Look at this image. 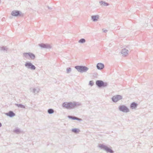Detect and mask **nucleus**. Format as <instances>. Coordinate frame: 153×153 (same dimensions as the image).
I'll return each instance as SVG.
<instances>
[{
	"mask_svg": "<svg viewBox=\"0 0 153 153\" xmlns=\"http://www.w3.org/2000/svg\"><path fill=\"white\" fill-rule=\"evenodd\" d=\"M75 68L77 71L80 73L86 72L89 69L87 67L84 66H76Z\"/></svg>",
	"mask_w": 153,
	"mask_h": 153,
	"instance_id": "obj_1",
	"label": "nucleus"
},
{
	"mask_svg": "<svg viewBox=\"0 0 153 153\" xmlns=\"http://www.w3.org/2000/svg\"><path fill=\"white\" fill-rule=\"evenodd\" d=\"M96 84L99 88L105 87L108 85V83L101 80H97L96 81Z\"/></svg>",
	"mask_w": 153,
	"mask_h": 153,
	"instance_id": "obj_2",
	"label": "nucleus"
},
{
	"mask_svg": "<svg viewBox=\"0 0 153 153\" xmlns=\"http://www.w3.org/2000/svg\"><path fill=\"white\" fill-rule=\"evenodd\" d=\"M99 147L101 149L107 152H109L110 153H114V151L112 150L111 149L109 148L107 146L103 144H99Z\"/></svg>",
	"mask_w": 153,
	"mask_h": 153,
	"instance_id": "obj_3",
	"label": "nucleus"
},
{
	"mask_svg": "<svg viewBox=\"0 0 153 153\" xmlns=\"http://www.w3.org/2000/svg\"><path fill=\"white\" fill-rule=\"evenodd\" d=\"M25 67L28 69H30L31 70H34L36 69V67L33 64L30 62H27L25 64Z\"/></svg>",
	"mask_w": 153,
	"mask_h": 153,
	"instance_id": "obj_4",
	"label": "nucleus"
},
{
	"mask_svg": "<svg viewBox=\"0 0 153 153\" xmlns=\"http://www.w3.org/2000/svg\"><path fill=\"white\" fill-rule=\"evenodd\" d=\"M28 56L32 60H34L35 58V55L32 53H23V56L26 58H27Z\"/></svg>",
	"mask_w": 153,
	"mask_h": 153,
	"instance_id": "obj_5",
	"label": "nucleus"
},
{
	"mask_svg": "<svg viewBox=\"0 0 153 153\" xmlns=\"http://www.w3.org/2000/svg\"><path fill=\"white\" fill-rule=\"evenodd\" d=\"M118 109L120 111L124 113H128L129 112L128 108L124 105H120L118 107Z\"/></svg>",
	"mask_w": 153,
	"mask_h": 153,
	"instance_id": "obj_6",
	"label": "nucleus"
},
{
	"mask_svg": "<svg viewBox=\"0 0 153 153\" xmlns=\"http://www.w3.org/2000/svg\"><path fill=\"white\" fill-rule=\"evenodd\" d=\"M70 109H72L76 108L78 106L81 105V104L78 102H70Z\"/></svg>",
	"mask_w": 153,
	"mask_h": 153,
	"instance_id": "obj_7",
	"label": "nucleus"
},
{
	"mask_svg": "<svg viewBox=\"0 0 153 153\" xmlns=\"http://www.w3.org/2000/svg\"><path fill=\"white\" fill-rule=\"evenodd\" d=\"M123 97L119 95H117L113 96L111 98L112 101L114 102H117L119 100L122 99Z\"/></svg>",
	"mask_w": 153,
	"mask_h": 153,
	"instance_id": "obj_8",
	"label": "nucleus"
},
{
	"mask_svg": "<svg viewBox=\"0 0 153 153\" xmlns=\"http://www.w3.org/2000/svg\"><path fill=\"white\" fill-rule=\"evenodd\" d=\"M22 14V13L20 11L16 10H13L11 13V14L12 16L15 17L21 16Z\"/></svg>",
	"mask_w": 153,
	"mask_h": 153,
	"instance_id": "obj_9",
	"label": "nucleus"
},
{
	"mask_svg": "<svg viewBox=\"0 0 153 153\" xmlns=\"http://www.w3.org/2000/svg\"><path fill=\"white\" fill-rule=\"evenodd\" d=\"M39 46L42 48L46 49H51V46L48 44L41 43L39 45Z\"/></svg>",
	"mask_w": 153,
	"mask_h": 153,
	"instance_id": "obj_10",
	"label": "nucleus"
},
{
	"mask_svg": "<svg viewBox=\"0 0 153 153\" xmlns=\"http://www.w3.org/2000/svg\"><path fill=\"white\" fill-rule=\"evenodd\" d=\"M128 51L126 48L122 49L121 51V53L123 56H126L128 54Z\"/></svg>",
	"mask_w": 153,
	"mask_h": 153,
	"instance_id": "obj_11",
	"label": "nucleus"
},
{
	"mask_svg": "<svg viewBox=\"0 0 153 153\" xmlns=\"http://www.w3.org/2000/svg\"><path fill=\"white\" fill-rule=\"evenodd\" d=\"M104 67V65L103 64L101 63H99L97 65V68L98 70H102Z\"/></svg>",
	"mask_w": 153,
	"mask_h": 153,
	"instance_id": "obj_12",
	"label": "nucleus"
},
{
	"mask_svg": "<svg viewBox=\"0 0 153 153\" xmlns=\"http://www.w3.org/2000/svg\"><path fill=\"white\" fill-rule=\"evenodd\" d=\"M70 102H64L63 103L62 106L63 107L70 109Z\"/></svg>",
	"mask_w": 153,
	"mask_h": 153,
	"instance_id": "obj_13",
	"label": "nucleus"
},
{
	"mask_svg": "<svg viewBox=\"0 0 153 153\" xmlns=\"http://www.w3.org/2000/svg\"><path fill=\"white\" fill-rule=\"evenodd\" d=\"M5 114L10 117H13L15 116V114L13 111H10L8 112L5 113Z\"/></svg>",
	"mask_w": 153,
	"mask_h": 153,
	"instance_id": "obj_14",
	"label": "nucleus"
},
{
	"mask_svg": "<svg viewBox=\"0 0 153 153\" xmlns=\"http://www.w3.org/2000/svg\"><path fill=\"white\" fill-rule=\"evenodd\" d=\"M137 103L135 102H133L131 104L130 108L132 109H135L137 107Z\"/></svg>",
	"mask_w": 153,
	"mask_h": 153,
	"instance_id": "obj_15",
	"label": "nucleus"
},
{
	"mask_svg": "<svg viewBox=\"0 0 153 153\" xmlns=\"http://www.w3.org/2000/svg\"><path fill=\"white\" fill-rule=\"evenodd\" d=\"M99 16L98 15H96L92 16H91V19L94 22H95L98 20L99 19Z\"/></svg>",
	"mask_w": 153,
	"mask_h": 153,
	"instance_id": "obj_16",
	"label": "nucleus"
},
{
	"mask_svg": "<svg viewBox=\"0 0 153 153\" xmlns=\"http://www.w3.org/2000/svg\"><path fill=\"white\" fill-rule=\"evenodd\" d=\"M99 3L101 6H108L109 5V4L108 3L103 1H100Z\"/></svg>",
	"mask_w": 153,
	"mask_h": 153,
	"instance_id": "obj_17",
	"label": "nucleus"
},
{
	"mask_svg": "<svg viewBox=\"0 0 153 153\" xmlns=\"http://www.w3.org/2000/svg\"><path fill=\"white\" fill-rule=\"evenodd\" d=\"M32 88L30 89V90H31ZM33 91V93L34 94H36L38 93L40 89L38 88H34L32 89Z\"/></svg>",
	"mask_w": 153,
	"mask_h": 153,
	"instance_id": "obj_18",
	"label": "nucleus"
},
{
	"mask_svg": "<svg viewBox=\"0 0 153 153\" xmlns=\"http://www.w3.org/2000/svg\"><path fill=\"white\" fill-rule=\"evenodd\" d=\"M8 50V48L6 46H0V50L3 51H6L7 52V51Z\"/></svg>",
	"mask_w": 153,
	"mask_h": 153,
	"instance_id": "obj_19",
	"label": "nucleus"
},
{
	"mask_svg": "<svg viewBox=\"0 0 153 153\" xmlns=\"http://www.w3.org/2000/svg\"><path fill=\"white\" fill-rule=\"evenodd\" d=\"M13 131L14 133L17 134H19L22 132L20 129L18 128H16Z\"/></svg>",
	"mask_w": 153,
	"mask_h": 153,
	"instance_id": "obj_20",
	"label": "nucleus"
},
{
	"mask_svg": "<svg viewBox=\"0 0 153 153\" xmlns=\"http://www.w3.org/2000/svg\"><path fill=\"white\" fill-rule=\"evenodd\" d=\"M71 131L72 132H74L76 134L78 133L80 131V130L79 129L77 128L72 129Z\"/></svg>",
	"mask_w": 153,
	"mask_h": 153,
	"instance_id": "obj_21",
	"label": "nucleus"
},
{
	"mask_svg": "<svg viewBox=\"0 0 153 153\" xmlns=\"http://www.w3.org/2000/svg\"><path fill=\"white\" fill-rule=\"evenodd\" d=\"M48 112L49 114H53L54 112V110L52 108H49L48 110Z\"/></svg>",
	"mask_w": 153,
	"mask_h": 153,
	"instance_id": "obj_22",
	"label": "nucleus"
},
{
	"mask_svg": "<svg viewBox=\"0 0 153 153\" xmlns=\"http://www.w3.org/2000/svg\"><path fill=\"white\" fill-rule=\"evenodd\" d=\"M15 105L18 107H20L21 108H25V106L22 104H15Z\"/></svg>",
	"mask_w": 153,
	"mask_h": 153,
	"instance_id": "obj_23",
	"label": "nucleus"
},
{
	"mask_svg": "<svg viewBox=\"0 0 153 153\" xmlns=\"http://www.w3.org/2000/svg\"><path fill=\"white\" fill-rule=\"evenodd\" d=\"M86 42V40L84 38H82L79 40L78 41V42L80 43L83 44L85 43Z\"/></svg>",
	"mask_w": 153,
	"mask_h": 153,
	"instance_id": "obj_24",
	"label": "nucleus"
},
{
	"mask_svg": "<svg viewBox=\"0 0 153 153\" xmlns=\"http://www.w3.org/2000/svg\"><path fill=\"white\" fill-rule=\"evenodd\" d=\"M68 117L70 119H71L73 120H76L77 118V117L75 116H68Z\"/></svg>",
	"mask_w": 153,
	"mask_h": 153,
	"instance_id": "obj_25",
	"label": "nucleus"
},
{
	"mask_svg": "<svg viewBox=\"0 0 153 153\" xmlns=\"http://www.w3.org/2000/svg\"><path fill=\"white\" fill-rule=\"evenodd\" d=\"M71 71V68H68L66 69V71L67 73H69Z\"/></svg>",
	"mask_w": 153,
	"mask_h": 153,
	"instance_id": "obj_26",
	"label": "nucleus"
},
{
	"mask_svg": "<svg viewBox=\"0 0 153 153\" xmlns=\"http://www.w3.org/2000/svg\"><path fill=\"white\" fill-rule=\"evenodd\" d=\"M94 85V82H93V81H90L89 82V85H90L91 86H92Z\"/></svg>",
	"mask_w": 153,
	"mask_h": 153,
	"instance_id": "obj_27",
	"label": "nucleus"
},
{
	"mask_svg": "<svg viewBox=\"0 0 153 153\" xmlns=\"http://www.w3.org/2000/svg\"><path fill=\"white\" fill-rule=\"evenodd\" d=\"M76 120H77L78 121H81L82 120V119H80V118H79L77 117L76 118Z\"/></svg>",
	"mask_w": 153,
	"mask_h": 153,
	"instance_id": "obj_28",
	"label": "nucleus"
},
{
	"mask_svg": "<svg viewBox=\"0 0 153 153\" xmlns=\"http://www.w3.org/2000/svg\"><path fill=\"white\" fill-rule=\"evenodd\" d=\"M102 30L103 31V32H105H105H106L107 31V30H104V29H103Z\"/></svg>",
	"mask_w": 153,
	"mask_h": 153,
	"instance_id": "obj_29",
	"label": "nucleus"
},
{
	"mask_svg": "<svg viewBox=\"0 0 153 153\" xmlns=\"http://www.w3.org/2000/svg\"><path fill=\"white\" fill-rule=\"evenodd\" d=\"M48 8L50 10H52V8H51V7H50L49 6H48Z\"/></svg>",
	"mask_w": 153,
	"mask_h": 153,
	"instance_id": "obj_30",
	"label": "nucleus"
},
{
	"mask_svg": "<svg viewBox=\"0 0 153 153\" xmlns=\"http://www.w3.org/2000/svg\"><path fill=\"white\" fill-rule=\"evenodd\" d=\"M146 20V21H147V22H148V21H149L148 19L147 18H146L145 19Z\"/></svg>",
	"mask_w": 153,
	"mask_h": 153,
	"instance_id": "obj_31",
	"label": "nucleus"
},
{
	"mask_svg": "<svg viewBox=\"0 0 153 153\" xmlns=\"http://www.w3.org/2000/svg\"><path fill=\"white\" fill-rule=\"evenodd\" d=\"M4 19H5V18H3L2 19V21H4Z\"/></svg>",
	"mask_w": 153,
	"mask_h": 153,
	"instance_id": "obj_32",
	"label": "nucleus"
},
{
	"mask_svg": "<svg viewBox=\"0 0 153 153\" xmlns=\"http://www.w3.org/2000/svg\"><path fill=\"white\" fill-rule=\"evenodd\" d=\"M2 126L1 123L0 122V127H1Z\"/></svg>",
	"mask_w": 153,
	"mask_h": 153,
	"instance_id": "obj_33",
	"label": "nucleus"
},
{
	"mask_svg": "<svg viewBox=\"0 0 153 153\" xmlns=\"http://www.w3.org/2000/svg\"><path fill=\"white\" fill-rule=\"evenodd\" d=\"M147 23H146V25H145L144 26H145V27H146V26H147Z\"/></svg>",
	"mask_w": 153,
	"mask_h": 153,
	"instance_id": "obj_34",
	"label": "nucleus"
}]
</instances>
